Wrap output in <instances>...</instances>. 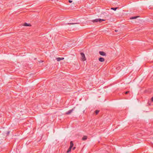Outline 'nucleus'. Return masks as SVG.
Segmentation results:
<instances>
[{"label":"nucleus","instance_id":"obj_7","mask_svg":"<svg viewBox=\"0 0 153 153\" xmlns=\"http://www.w3.org/2000/svg\"><path fill=\"white\" fill-rule=\"evenodd\" d=\"M24 26H31V25L30 24H28L25 23L24 24Z\"/></svg>","mask_w":153,"mask_h":153},{"label":"nucleus","instance_id":"obj_17","mask_svg":"<svg viewBox=\"0 0 153 153\" xmlns=\"http://www.w3.org/2000/svg\"><path fill=\"white\" fill-rule=\"evenodd\" d=\"M151 101L152 102L153 101V97L151 98Z\"/></svg>","mask_w":153,"mask_h":153},{"label":"nucleus","instance_id":"obj_3","mask_svg":"<svg viewBox=\"0 0 153 153\" xmlns=\"http://www.w3.org/2000/svg\"><path fill=\"white\" fill-rule=\"evenodd\" d=\"M75 108L74 107L73 108L69 110L67 112L65 113V114L66 115H68L70 114L72 112L74 111V109Z\"/></svg>","mask_w":153,"mask_h":153},{"label":"nucleus","instance_id":"obj_16","mask_svg":"<svg viewBox=\"0 0 153 153\" xmlns=\"http://www.w3.org/2000/svg\"><path fill=\"white\" fill-rule=\"evenodd\" d=\"M68 1L70 3H71L72 2V1L71 0H69Z\"/></svg>","mask_w":153,"mask_h":153},{"label":"nucleus","instance_id":"obj_12","mask_svg":"<svg viewBox=\"0 0 153 153\" xmlns=\"http://www.w3.org/2000/svg\"><path fill=\"white\" fill-rule=\"evenodd\" d=\"M117 7H111V9L112 10H113L114 11L116 10L117 9Z\"/></svg>","mask_w":153,"mask_h":153},{"label":"nucleus","instance_id":"obj_1","mask_svg":"<svg viewBox=\"0 0 153 153\" xmlns=\"http://www.w3.org/2000/svg\"><path fill=\"white\" fill-rule=\"evenodd\" d=\"M105 20L100 19H97L92 20V21L94 23L95 22H101L102 21H105Z\"/></svg>","mask_w":153,"mask_h":153},{"label":"nucleus","instance_id":"obj_8","mask_svg":"<svg viewBox=\"0 0 153 153\" xmlns=\"http://www.w3.org/2000/svg\"><path fill=\"white\" fill-rule=\"evenodd\" d=\"M87 139V136H84L82 138V140H86Z\"/></svg>","mask_w":153,"mask_h":153},{"label":"nucleus","instance_id":"obj_13","mask_svg":"<svg viewBox=\"0 0 153 153\" xmlns=\"http://www.w3.org/2000/svg\"><path fill=\"white\" fill-rule=\"evenodd\" d=\"M95 113H96V114H97L99 113V110H97L95 111Z\"/></svg>","mask_w":153,"mask_h":153},{"label":"nucleus","instance_id":"obj_5","mask_svg":"<svg viewBox=\"0 0 153 153\" xmlns=\"http://www.w3.org/2000/svg\"><path fill=\"white\" fill-rule=\"evenodd\" d=\"M105 60V59L102 57H101L99 58V60L100 62H104Z\"/></svg>","mask_w":153,"mask_h":153},{"label":"nucleus","instance_id":"obj_9","mask_svg":"<svg viewBox=\"0 0 153 153\" xmlns=\"http://www.w3.org/2000/svg\"><path fill=\"white\" fill-rule=\"evenodd\" d=\"M138 17H139V16H136L131 17L130 18V19H136V18H138Z\"/></svg>","mask_w":153,"mask_h":153},{"label":"nucleus","instance_id":"obj_11","mask_svg":"<svg viewBox=\"0 0 153 153\" xmlns=\"http://www.w3.org/2000/svg\"><path fill=\"white\" fill-rule=\"evenodd\" d=\"M71 148H72L69 147V148H68V151H67V152L68 153V152H70L71 151Z\"/></svg>","mask_w":153,"mask_h":153},{"label":"nucleus","instance_id":"obj_14","mask_svg":"<svg viewBox=\"0 0 153 153\" xmlns=\"http://www.w3.org/2000/svg\"><path fill=\"white\" fill-rule=\"evenodd\" d=\"M129 91H126V92H125V94H128V93H129Z\"/></svg>","mask_w":153,"mask_h":153},{"label":"nucleus","instance_id":"obj_6","mask_svg":"<svg viewBox=\"0 0 153 153\" xmlns=\"http://www.w3.org/2000/svg\"><path fill=\"white\" fill-rule=\"evenodd\" d=\"M64 59V58L63 57H58L56 58V59L57 60V61H59L61 60H62Z\"/></svg>","mask_w":153,"mask_h":153},{"label":"nucleus","instance_id":"obj_18","mask_svg":"<svg viewBox=\"0 0 153 153\" xmlns=\"http://www.w3.org/2000/svg\"><path fill=\"white\" fill-rule=\"evenodd\" d=\"M75 148L76 147H74L73 148V150H74L75 149Z\"/></svg>","mask_w":153,"mask_h":153},{"label":"nucleus","instance_id":"obj_4","mask_svg":"<svg viewBox=\"0 0 153 153\" xmlns=\"http://www.w3.org/2000/svg\"><path fill=\"white\" fill-rule=\"evenodd\" d=\"M99 53L100 55H101L102 56H106V53L103 51H100L99 52Z\"/></svg>","mask_w":153,"mask_h":153},{"label":"nucleus","instance_id":"obj_19","mask_svg":"<svg viewBox=\"0 0 153 153\" xmlns=\"http://www.w3.org/2000/svg\"><path fill=\"white\" fill-rule=\"evenodd\" d=\"M9 133H10V131H8L7 132V134L8 135L9 134Z\"/></svg>","mask_w":153,"mask_h":153},{"label":"nucleus","instance_id":"obj_10","mask_svg":"<svg viewBox=\"0 0 153 153\" xmlns=\"http://www.w3.org/2000/svg\"><path fill=\"white\" fill-rule=\"evenodd\" d=\"M73 146H74V144H73L72 141H71L70 142V147L72 148V147H73Z\"/></svg>","mask_w":153,"mask_h":153},{"label":"nucleus","instance_id":"obj_15","mask_svg":"<svg viewBox=\"0 0 153 153\" xmlns=\"http://www.w3.org/2000/svg\"><path fill=\"white\" fill-rule=\"evenodd\" d=\"M75 24V23H68V25H73V24Z\"/></svg>","mask_w":153,"mask_h":153},{"label":"nucleus","instance_id":"obj_2","mask_svg":"<svg viewBox=\"0 0 153 153\" xmlns=\"http://www.w3.org/2000/svg\"><path fill=\"white\" fill-rule=\"evenodd\" d=\"M80 54L81 56V59L82 60L84 61L86 60V58L85 54L83 53H81Z\"/></svg>","mask_w":153,"mask_h":153},{"label":"nucleus","instance_id":"obj_20","mask_svg":"<svg viewBox=\"0 0 153 153\" xmlns=\"http://www.w3.org/2000/svg\"><path fill=\"white\" fill-rule=\"evenodd\" d=\"M117 31H118V30H115V32H117Z\"/></svg>","mask_w":153,"mask_h":153}]
</instances>
